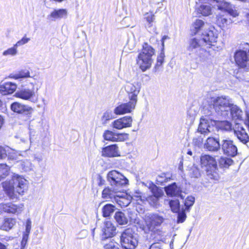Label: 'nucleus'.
I'll list each match as a JSON object with an SVG mask.
<instances>
[{
	"mask_svg": "<svg viewBox=\"0 0 249 249\" xmlns=\"http://www.w3.org/2000/svg\"><path fill=\"white\" fill-rule=\"evenodd\" d=\"M3 105V102L0 99V108Z\"/></svg>",
	"mask_w": 249,
	"mask_h": 249,
	"instance_id": "0e129e2a",
	"label": "nucleus"
},
{
	"mask_svg": "<svg viewBox=\"0 0 249 249\" xmlns=\"http://www.w3.org/2000/svg\"><path fill=\"white\" fill-rule=\"evenodd\" d=\"M31 229V221L30 219H28L26 225V231L29 233Z\"/></svg>",
	"mask_w": 249,
	"mask_h": 249,
	"instance_id": "13d9d810",
	"label": "nucleus"
},
{
	"mask_svg": "<svg viewBox=\"0 0 249 249\" xmlns=\"http://www.w3.org/2000/svg\"><path fill=\"white\" fill-rule=\"evenodd\" d=\"M208 24L201 19H196L192 24V30L193 31H199L207 29Z\"/></svg>",
	"mask_w": 249,
	"mask_h": 249,
	"instance_id": "7c9ffc66",
	"label": "nucleus"
},
{
	"mask_svg": "<svg viewBox=\"0 0 249 249\" xmlns=\"http://www.w3.org/2000/svg\"><path fill=\"white\" fill-rule=\"evenodd\" d=\"M233 131L237 139L243 144H247L249 142V136L239 122L235 123L233 126Z\"/></svg>",
	"mask_w": 249,
	"mask_h": 249,
	"instance_id": "4468645a",
	"label": "nucleus"
},
{
	"mask_svg": "<svg viewBox=\"0 0 249 249\" xmlns=\"http://www.w3.org/2000/svg\"><path fill=\"white\" fill-rule=\"evenodd\" d=\"M120 193L121 190L115 187H107L103 190L102 197L105 199L114 198L115 200L117 196H120Z\"/></svg>",
	"mask_w": 249,
	"mask_h": 249,
	"instance_id": "4be33fe9",
	"label": "nucleus"
},
{
	"mask_svg": "<svg viewBox=\"0 0 249 249\" xmlns=\"http://www.w3.org/2000/svg\"><path fill=\"white\" fill-rule=\"evenodd\" d=\"M200 162L202 167L205 168L207 176L209 178L215 180L219 179L217 162L213 157L208 155H202Z\"/></svg>",
	"mask_w": 249,
	"mask_h": 249,
	"instance_id": "39448f33",
	"label": "nucleus"
},
{
	"mask_svg": "<svg viewBox=\"0 0 249 249\" xmlns=\"http://www.w3.org/2000/svg\"><path fill=\"white\" fill-rule=\"evenodd\" d=\"M189 175L191 178H198L200 177L199 169L196 166H193L189 171Z\"/></svg>",
	"mask_w": 249,
	"mask_h": 249,
	"instance_id": "de8ad7c7",
	"label": "nucleus"
},
{
	"mask_svg": "<svg viewBox=\"0 0 249 249\" xmlns=\"http://www.w3.org/2000/svg\"><path fill=\"white\" fill-rule=\"evenodd\" d=\"M164 190L166 195L169 196H177L181 198H183L181 195L182 189L180 186L178 185L175 182L165 187Z\"/></svg>",
	"mask_w": 249,
	"mask_h": 249,
	"instance_id": "aec40b11",
	"label": "nucleus"
},
{
	"mask_svg": "<svg viewBox=\"0 0 249 249\" xmlns=\"http://www.w3.org/2000/svg\"><path fill=\"white\" fill-rule=\"evenodd\" d=\"M10 148L8 146L2 147L0 146V159H5L7 157L8 151H10Z\"/></svg>",
	"mask_w": 249,
	"mask_h": 249,
	"instance_id": "8fccbe9b",
	"label": "nucleus"
},
{
	"mask_svg": "<svg viewBox=\"0 0 249 249\" xmlns=\"http://www.w3.org/2000/svg\"><path fill=\"white\" fill-rule=\"evenodd\" d=\"M230 111L232 119L235 120L234 123L242 121V111L237 106L231 103Z\"/></svg>",
	"mask_w": 249,
	"mask_h": 249,
	"instance_id": "cd10ccee",
	"label": "nucleus"
},
{
	"mask_svg": "<svg viewBox=\"0 0 249 249\" xmlns=\"http://www.w3.org/2000/svg\"><path fill=\"white\" fill-rule=\"evenodd\" d=\"M128 134L126 133H115L110 130H106L103 134L105 140L111 142H122L126 140Z\"/></svg>",
	"mask_w": 249,
	"mask_h": 249,
	"instance_id": "dca6fc26",
	"label": "nucleus"
},
{
	"mask_svg": "<svg viewBox=\"0 0 249 249\" xmlns=\"http://www.w3.org/2000/svg\"><path fill=\"white\" fill-rule=\"evenodd\" d=\"M125 196H126L125 194L120 195V196H117L115 199V201L122 207L127 206L130 202L129 199L124 197Z\"/></svg>",
	"mask_w": 249,
	"mask_h": 249,
	"instance_id": "4c0bfd02",
	"label": "nucleus"
},
{
	"mask_svg": "<svg viewBox=\"0 0 249 249\" xmlns=\"http://www.w3.org/2000/svg\"><path fill=\"white\" fill-rule=\"evenodd\" d=\"M104 249H120L119 244L114 239L108 241L104 245Z\"/></svg>",
	"mask_w": 249,
	"mask_h": 249,
	"instance_id": "a18cd8bd",
	"label": "nucleus"
},
{
	"mask_svg": "<svg viewBox=\"0 0 249 249\" xmlns=\"http://www.w3.org/2000/svg\"><path fill=\"white\" fill-rule=\"evenodd\" d=\"M145 18H146L147 22L148 23V26L149 27H150L152 26V23L155 19V16L151 13H147L145 14Z\"/></svg>",
	"mask_w": 249,
	"mask_h": 249,
	"instance_id": "3c124183",
	"label": "nucleus"
},
{
	"mask_svg": "<svg viewBox=\"0 0 249 249\" xmlns=\"http://www.w3.org/2000/svg\"><path fill=\"white\" fill-rule=\"evenodd\" d=\"M34 80H36V81L34 82V83H32V85L34 86L35 85H36L38 83H39V78H38L37 77H34L33 78Z\"/></svg>",
	"mask_w": 249,
	"mask_h": 249,
	"instance_id": "052dcab7",
	"label": "nucleus"
},
{
	"mask_svg": "<svg viewBox=\"0 0 249 249\" xmlns=\"http://www.w3.org/2000/svg\"><path fill=\"white\" fill-rule=\"evenodd\" d=\"M115 118V117L110 110H107L105 111L101 118L103 124H106L107 121Z\"/></svg>",
	"mask_w": 249,
	"mask_h": 249,
	"instance_id": "ea45409f",
	"label": "nucleus"
},
{
	"mask_svg": "<svg viewBox=\"0 0 249 249\" xmlns=\"http://www.w3.org/2000/svg\"><path fill=\"white\" fill-rule=\"evenodd\" d=\"M102 156L113 158L120 156V152L117 144H112L104 147L102 151Z\"/></svg>",
	"mask_w": 249,
	"mask_h": 249,
	"instance_id": "412c9836",
	"label": "nucleus"
},
{
	"mask_svg": "<svg viewBox=\"0 0 249 249\" xmlns=\"http://www.w3.org/2000/svg\"><path fill=\"white\" fill-rule=\"evenodd\" d=\"M231 102V99L229 97L221 96L212 98L210 106H213V109L218 115L226 117L229 114Z\"/></svg>",
	"mask_w": 249,
	"mask_h": 249,
	"instance_id": "20e7f679",
	"label": "nucleus"
},
{
	"mask_svg": "<svg viewBox=\"0 0 249 249\" xmlns=\"http://www.w3.org/2000/svg\"><path fill=\"white\" fill-rule=\"evenodd\" d=\"M220 148L223 153L228 156L235 157L237 154V148L233 141L229 139L221 141Z\"/></svg>",
	"mask_w": 249,
	"mask_h": 249,
	"instance_id": "1a4fd4ad",
	"label": "nucleus"
},
{
	"mask_svg": "<svg viewBox=\"0 0 249 249\" xmlns=\"http://www.w3.org/2000/svg\"><path fill=\"white\" fill-rule=\"evenodd\" d=\"M114 218L116 221L119 225H125L128 222L129 218L124 213L122 212H117L115 213Z\"/></svg>",
	"mask_w": 249,
	"mask_h": 249,
	"instance_id": "473e14b6",
	"label": "nucleus"
},
{
	"mask_svg": "<svg viewBox=\"0 0 249 249\" xmlns=\"http://www.w3.org/2000/svg\"><path fill=\"white\" fill-rule=\"evenodd\" d=\"M132 119L130 116H125L113 121L112 126L113 128L121 130L124 128L130 127L132 125Z\"/></svg>",
	"mask_w": 249,
	"mask_h": 249,
	"instance_id": "a211bd4d",
	"label": "nucleus"
},
{
	"mask_svg": "<svg viewBox=\"0 0 249 249\" xmlns=\"http://www.w3.org/2000/svg\"><path fill=\"white\" fill-rule=\"evenodd\" d=\"M202 2L205 3V2H203L201 0H199ZM207 3L209 4H202L200 6L198 9V12L201 14L203 16H208L212 14V7H211V4L210 3V2H207ZM212 6H214L213 4L212 5Z\"/></svg>",
	"mask_w": 249,
	"mask_h": 249,
	"instance_id": "72a5a7b5",
	"label": "nucleus"
},
{
	"mask_svg": "<svg viewBox=\"0 0 249 249\" xmlns=\"http://www.w3.org/2000/svg\"><path fill=\"white\" fill-rule=\"evenodd\" d=\"M27 240H28V236L24 235L23 237V239H22V240L21 242L22 245H23V244L25 245L27 243Z\"/></svg>",
	"mask_w": 249,
	"mask_h": 249,
	"instance_id": "bf43d9fd",
	"label": "nucleus"
},
{
	"mask_svg": "<svg viewBox=\"0 0 249 249\" xmlns=\"http://www.w3.org/2000/svg\"><path fill=\"white\" fill-rule=\"evenodd\" d=\"M17 86L12 82H5L0 85V93L5 95L13 93L17 89Z\"/></svg>",
	"mask_w": 249,
	"mask_h": 249,
	"instance_id": "bb28decb",
	"label": "nucleus"
},
{
	"mask_svg": "<svg viewBox=\"0 0 249 249\" xmlns=\"http://www.w3.org/2000/svg\"><path fill=\"white\" fill-rule=\"evenodd\" d=\"M30 40V38L25 36L22 38L16 43V46H20L27 43Z\"/></svg>",
	"mask_w": 249,
	"mask_h": 249,
	"instance_id": "864d4df0",
	"label": "nucleus"
},
{
	"mask_svg": "<svg viewBox=\"0 0 249 249\" xmlns=\"http://www.w3.org/2000/svg\"><path fill=\"white\" fill-rule=\"evenodd\" d=\"M115 207L112 204H108L105 205L102 208L103 216L108 217L114 212Z\"/></svg>",
	"mask_w": 249,
	"mask_h": 249,
	"instance_id": "c9c22d12",
	"label": "nucleus"
},
{
	"mask_svg": "<svg viewBox=\"0 0 249 249\" xmlns=\"http://www.w3.org/2000/svg\"><path fill=\"white\" fill-rule=\"evenodd\" d=\"M0 249H6L5 246L0 242Z\"/></svg>",
	"mask_w": 249,
	"mask_h": 249,
	"instance_id": "680f3d73",
	"label": "nucleus"
},
{
	"mask_svg": "<svg viewBox=\"0 0 249 249\" xmlns=\"http://www.w3.org/2000/svg\"><path fill=\"white\" fill-rule=\"evenodd\" d=\"M10 171V167L5 164H0V180L7 177Z\"/></svg>",
	"mask_w": 249,
	"mask_h": 249,
	"instance_id": "79ce46f5",
	"label": "nucleus"
},
{
	"mask_svg": "<svg viewBox=\"0 0 249 249\" xmlns=\"http://www.w3.org/2000/svg\"><path fill=\"white\" fill-rule=\"evenodd\" d=\"M155 54L154 49L147 43L143 45L142 51L137 59V64L142 71L149 69L153 62L152 56Z\"/></svg>",
	"mask_w": 249,
	"mask_h": 249,
	"instance_id": "7ed1b4c3",
	"label": "nucleus"
},
{
	"mask_svg": "<svg viewBox=\"0 0 249 249\" xmlns=\"http://www.w3.org/2000/svg\"><path fill=\"white\" fill-rule=\"evenodd\" d=\"M217 25L220 27L222 30L228 29V26L231 23L230 18H228L225 16H219L216 20Z\"/></svg>",
	"mask_w": 249,
	"mask_h": 249,
	"instance_id": "c756f323",
	"label": "nucleus"
},
{
	"mask_svg": "<svg viewBox=\"0 0 249 249\" xmlns=\"http://www.w3.org/2000/svg\"><path fill=\"white\" fill-rule=\"evenodd\" d=\"M219 165L222 167L227 168L233 163V160L230 158L221 157L219 161Z\"/></svg>",
	"mask_w": 249,
	"mask_h": 249,
	"instance_id": "49530a36",
	"label": "nucleus"
},
{
	"mask_svg": "<svg viewBox=\"0 0 249 249\" xmlns=\"http://www.w3.org/2000/svg\"><path fill=\"white\" fill-rule=\"evenodd\" d=\"M236 64L240 68L246 71L249 70V57L246 51L240 50L237 51L234 54Z\"/></svg>",
	"mask_w": 249,
	"mask_h": 249,
	"instance_id": "9b49d317",
	"label": "nucleus"
},
{
	"mask_svg": "<svg viewBox=\"0 0 249 249\" xmlns=\"http://www.w3.org/2000/svg\"><path fill=\"white\" fill-rule=\"evenodd\" d=\"M149 249H163L161 245L159 243H154L149 247Z\"/></svg>",
	"mask_w": 249,
	"mask_h": 249,
	"instance_id": "4d7b16f0",
	"label": "nucleus"
},
{
	"mask_svg": "<svg viewBox=\"0 0 249 249\" xmlns=\"http://www.w3.org/2000/svg\"><path fill=\"white\" fill-rule=\"evenodd\" d=\"M245 124L247 126V127H248V129L249 130V119H248V121H246Z\"/></svg>",
	"mask_w": 249,
	"mask_h": 249,
	"instance_id": "e2e57ef3",
	"label": "nucleus"
},
{
	"mask_svg": "<svg viewBox=\"0 0 249 249\" xmlns=\"http://www.w3.org/2000/svg\"><path fill=\"white\" fill-rule=\"evenodd\" d=\"M164 53L163 52H161L157 58V62L155 66V68L157 69L159 67L162 65L164 61Z\"/></svg>",
	"mask_w": 249,
	"mask_h": 249,
	"instance_id": "603ef678",
	"label": "nucleus"
},
{
	"mask_svg": "<svg viewBox=\"0 0 249 249\" xmlns=\"http://www.w3.org/2000/svg\"><path fill=\"white\" fill-rule=\"evenodd\" d=\"M28 157L27 151H17L10 148L8 151L7 157L9 160H14L18 163L21 159L26 158Z\"/></svg>",
	"mask_w": 249,
	"mask_h": 249,
	"instance_id": "5701e85b",
	"label": "nucleus"
},
{
	"mask_svg": "<svg viewBox=\"0 0 249 249\" xmlns=\"http://www.w3.org/2000/svg\"><path fill=\"white\" fill-rule=\"evenodd\" d=\"M136 105V103L130 100L128 103L122 104L116 107L114 109V113L120 115L131 112L134 109Z\"/></svg>",
	"mask_w": 249,
	"mask_h": 249,
	"instance_id": "6ab92c4d",
	"label": "nucleus"
},
{
	"mask_svg": "<svg viewBox=\"0 0 249 249\" xmlns=\"http://www.w3.org/2000/svg\"><path fill=\"white\" fill-rule=\"evenodd\" d=\"M214 124L220 130L225 131H233V126L231 123L228 121H219L215 122Z\"/></svg>",
	"mask_w": 249,
	"mask_h": 249,
	"instance_id": "2f4dec72",
	"label": "nucleus"
},
{
	"mask_svg": "<svg viewBox=\"0 0 249 249\" xmlns=\"http://www.w3.org/2000/svg\"><path fill=\"white\" fill-rule=\"evenodd\" d=\"M221 143L213 137H209L204 143V148L209 151H217L220 148Z\"/></svg>",
	"mask_w": 249,
	"mask_h": 249,
	"instance_id": "393cba45",
	"label": "nucleus"
},
{
	"mask_svg": "<svg viewBox=\"0 0 249 249\" xmlns=\"http://www.w3.org/2000/svg\"><path fill=\"white\" fill-rule=\"evenodd\" d=\"M166 38V36H164L163 38H162V40H164Z\"/></svg>",
	"mask_w": 249,
	"mask_h": 249,
	"instance_id": "774afa93",
	"label": "nucleus"
},
{
	"mask_svg": "<svg viewBox=\"0 0 249 249\" xmlns=\"http://www.w3.org/2000/svg\"><path fill=\"white\" fill-rule=\"evenodd\" d=\"M197 114V111H196L193 107L190 108L188 111V115L190 116L191 120L195 119L196 116Z\"/></svg>",
	"mask_w": 249,
	"mask_h": 249,
	"instance_id": "6e6d98bb",
	"label": "nucleus"
},
{
	"mask_svg": "<svg viewBox=\"0 0 249 249\" xmlns=\"http://www.w3.org/2000/svg\"><path fill=\"white\" fill-rule=\"evenodd\" d=\"M131 198L133 200L136 201L138 204L144 203L145 202V195H142L140 192H136Z\"/></svg>",
	"mask_w": 249,
	"mask_h": 249,
	"instance_id": "37998d69",
	"label": "nucleus"
},
{
	"mask_svg": "<svg viewBox=\"0 0 249 249\" xmlns=\"http://www.w3.org/2000/svg\"><path fill=\"white\" fill-rule=\"evenodd\" d=\"M217 38V32H204L200 38L191 39L187 49L189 55L192 60H197L199 59L201 62L205 61L206 58L204 53L206 51L201 47L208 45L207 47L210 48V46L213 45V43L216 42Z\"/></svg>",
	"mask_w": 249,
	"mask_h": 249,
	"instance_id": "f257e3e1",
	"label": "nucleus"
},
{
	"mask_svg": "<svg viewBox=\"0 0 249 249\" xmlns=\"http://www.w3.org/2000/svg\"><path fill=\"white\" fill-rule=\"evenodd\" d=\"M116 231V228L111 222L109 221L105 222L102 228V240H104L115 235Z\"/></svg>",
	"mask_w": 249,
	"mask_h": 249,
	"instance_id": "f3484780",
	"label": "nucleus"
},
{
	"mask_svg": "<svg viewBox=\"0 0 249 249\" xmlns=\"http://www.w3.org/2000/svg\"><path fill=\"white\" fill-rule=\"evenodd\" d=\"M163 221V217L157 214H150L145 218L147 228L149 231L153 232L157 231V227L160 226Z\"/></svg>",
	"mask_w": 249,
	"mask_h": 249,
	"instance_id": "9d476101",
	"label": "nucleus"
},
{
	"mask_svg": "<svg viewBox=\"0 0 249 249\" xmlns=\"http://www.w3.org/2000/svg\"><path fill=\"white\" fill-rule=\"evenodd\" d=\"M203 143V139L201 137L195 138L193 140V144L198 147H200Z\"/></svg>",
	"mask_w": 249,
	"mask_h": 249,
	"instance_id": "5fc2aeb1",
	"label": "nucleus"
},
{
	"mask_svg": "<svg viewBox=\"0 0 249 249\" xmlns=\"http://www.w3.org/2000/svg\"><path fill=\"white\" fill-rule=\"evenodd\" d=\"M141 84L138 82L128 83L125 86V90L129 100L135 103L137 102V96L140 92Z\"/></svg>",
	"mask_w": 249,
	"mask_h": 249,
	"instance_id": "ddd939ff",
	"label": "nucleus"
},
{
	"mask_svg": "<svg viewBox=\"0 0 249 249\" xmlns=\"http://www.w3.org/2000/svg\"><path fill=\"white\" fill-rule=\"evenodd\" d=\"M10 108L13 112L19 114L28 113L33 110L31 107L17 102L12 103Z\"/></svg>",
	"mask_w": 249,
	"mask_h": 249,
	"instance_id": "a878e982",
	"label": "nucleus"
},
{
	"mask_svg": "<svg viewBox=\"0 0 249 249\" xmlns=\"http://www.w3.org/2000/svg\"><path fill=\"white\" fill-rule=\"evenodd\" d=\"M187 154L190 155H192V152L191 151H188V152H187Z\"/></svg>",
	"mask_w": 249,
	"mask_h": 249,
	"instance_id": "338daca9",
	"label": "nucleus"
},
{
	"mask_svg": "<svg viewBox=\"0 0 249 249\" xmlns=\"http://www.w3.org/2000/svg\"><path fill=\"white\" fill-rule=\"evenodd\" d=\"M54 1H56V2H61L62 1H63L64 0H53Z\"/></svg>",
	"mask_w": 249,
	"mask_h": 249,
	"instance_id": "69168bd1",
	"label": "nucleus"
},
{
	"mask_svg": "<svg viewBox=\"0 0 249 249\" xmlns=\"http://www.w3.org/2000/svg\"><path fill=\"white\" fill-rule=\"evenodd\" d=\"M2 186L8 195L13 197L16 193L21 195L24 193L27 188V181L22 176L14 174L11 180L3 182Z\"/></svg>",
	"mask_w": 249,
	"mask_h": 249,
	"instance_id": "f03ea898",
	"label": "nucleus"
},
{
	"mask_svg": "<svg viewBox=\"0 0 249 249\" xmlns=\"http://www.w3.org/2000/svg\"><path fill=\"white\" fill-rule=\"evenodd\" d=\"M186 210H184V208H182L181 211H179L177 217V223H183L186 218V214L185 213Z\"/></svg>",
	"mask_w": 249,
	"mask_h": 249,
	"instance_id": "09e8293b",
	"label": "nucleus"
},
{
	"mask_svg": "<svg viewBox=\"0 0 249 249\" xmlns=\"http://www.w3.org/2000/svg\"><path fill=\"white\" fill-rule=\"evenodd\" d=\"M149 190L150 194L145 195V201H147L151 206L156 205L159 198L162 196L163 192L161 189L153 184L149 186Z\"/></svg>",
	"mask_w": 249,
	"mask_h": 249,
	"instance_id": "6e6552de",
	"label": "nucleus"
},
{
	"mask_svg": "<svg viewBox=\"0 0 249 249\" xmlns=\"http://www.w3.org/2000/svg\"><path fill=\"white\" fill-rule=\"evenodd\" d=\"M107 181L112 187L119 190L128 184V180L121 173L116 170L109 171L107 176Z\"/></svg>",
	"mask_w": 249,
	"mask_h": 249,
	"instance_id": "0eeeda50",
	"label": "nucleus"
},
{
	"mask_svg": "<svg viewBox=\"0 0 249 249\" xmlns=\"http://www.w3.org/2000/svg\"><path fill=\"white\" fill-rule=\"evenodd\" d=\"M68 10L66 9H53L47 16V19L49 22L59 21L62 19H65L68 17Z\"/></svg>",
	"mask_w": 249,
	"mask_h": 249,
	"instance_id": "2eb2a0df",
	"label": "nucleus"
},
{
	"mask_svg": "<svg viewBox=\"0 0 249 249\" xmlns=\"http://www.w3.org/2000/svg\"><path fill=\"white\" fill-rule=\"evenodd\" d=\"M195 201V197L192 196H187L184 201V205L185 206L184 210L187 212L189 211L190 208L193 206Z\"/></svg>",
	"mask_w": 249,
	"mask_h": 249,
	"instance_id": "58836bf2",
	"label": "nucleus"
},
{
	"mask_svg": "<svg viewBox=\"0 0 249 249\" xmlns=\"http://www.w3.org/2000/svg\"><path fill=\"white\" fill-rule=\"evenodd\" d=\"M14 96L25 100L32 101V99L35 96V92L33 89H23L17 91Z\"/></svg>",
	"mask_w": 249,
	"mask_h": 249,
	"instance_id": "b1692460",
	"label": "nucleus"
},
{
	"mask_svg": "<svg viewBox=\"0 0 249 249\" xmlns=\"http://www.w3.org/2000/svg\"><path fill=\"white\" fill-rule=\"evenodd\" d=\"M30 74V71L28 70H22L19 71L18 73L11 76V77L15 79L30 77L31 76Z\"/></svg>",
	"mask_w": 249,
	"mask_h": 249,
	"instance_id": "c03bdc74",
	"label": "nucleus"
},
{
	"mask_svg": "<svg viewBox=\"0 0 249 249\" xmlns=\"http://www.w3.org/2000/svg\"><path fill=\"white\" fill-rule=\"evenodd\" d=\"M17 48L18 46H16L15 44L12 47H11L4 51L2 53V55L5 56H14L16 55L18 53Z\"/></svg>",
	"mask_w": 249,
	"mask_h": 249,
	"instance_id": "a19ab883",
	"label": "nucleus"
},
{
	"mask_svg": "<svg viewBox=\"0 0 249 249\" xmlns=\"http://www.w3.org/2000/svg\"><path fill=\"white\" fill-rule=\"evenodd\" d=\"M120 244L124 249H135L138 244V235L132 229L124 230L120 237Z\"/></svg>",
	"mask_w": 249,
	"mask_h": 249,
	"instance_id": "423d86ee",
	"label": "nucleus"
},
{
	"mask_svg": "<svg viewBox=\"0 0 249 249\" xmlns=\"http://www.w3.org/2000/svg\"><path fill=\"white\" fill-rule=\"evenodd\" d=\"M169 205L171 209V211L173 213H178L180 211V202L178 199H172L169 200Z\"/></svg>",
	"mask_w": 249,
	"mask_h": 249,
	"instance_id": "f704fd0d",
	"label": "nucleus"
},
{
	"mask_svg": "<svg viewBox=\"0 0 249 249\" xmlns=\"http://www.w3.org/2000/svg\"><path fill=\"white\" fill-rule=\"evenodd\" d=\"M18 166L25 171H29L32 169V164L30 161L27 159L23 160L21 159V160L18 163Z\"/></svg>",
	"mask_w": 249,
	"mask_h": 249,
	"instance_id": "e433bc0d",
	"label": "nucleus"
},
{
	"mask_svg": "<svg viewBox=\"0 0 249 249\" xmlns=\"http://www.w3.org/2000/svg\"><path fill=\"white\" fill-rule=\"evenodd\" d=\"M16 220L13 218L6 217L0 223V230L8 231L16 224Z\"/></svg>",
	"mask_w": 249,
	"mask_h": 249,
	"instance_id": "c85d7f7f",
	"label": "nucleus"
},
{
	"mask_svg": "<svg viewBox=\"0 0 249 249\" xmlns=\"http://www.w3.org/2000/svg\"><path fill=\"white\" fill-rule=\"evenodd\" d=\"M214 121L209 118L202 117L200 119L199 124L197 129V132L204 135H208L213 129Z\"/></svg>",
	"mask_w": 249,
	"mask_h": 249,
	"instance_id": "f8f14e48",
	"label": "nucleus"
}]
</instances>
